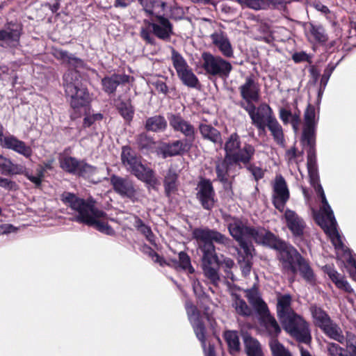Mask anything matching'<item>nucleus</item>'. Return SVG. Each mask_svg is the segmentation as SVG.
Instances as JSON below:
<instances>
[{
	"mask_svg": "<svg viewBox=\"0 0 356 356\" xmlns=\"http://www.w3.org/2000/svg\"><path fill=\"white\" fill-rule=\"evenodd\" d=\"M223 149L224 158L216 162L215 170L216 180L227 191L232 187L230 178L234 179L236 176L243 165H247L251 162L255 154V148L249 143H245L241 147L240 136L237 133H232L226 139Z\"/></svg>",
	"mask_w": 356,
	"mask_h": 356,
	"instance_id": "obj_1",
	"label": "nucleus"
},
{
	"mask_svg": "<svg viewBox=\"0 0 356 356\" xmlns=\"http://www.w3.org/2000/svg\"><path fill=\"white\" fill-rule=\"evenodd\" d=\"M192 235L197 242V249L202 253V268L204 277L214 286L220 281L217 253L214 243L229 247L232 240L214 229L197 227L193 230Z\"/></svg>",
	"mask_w": 356,
	"mask_h": 356,
	"instance_id": "obj_2",
	"label": "nucleus"
},
{
	"mask_svg": "<svg viewBox=\"0 0 356 356\" xmlns=\"http://www.w3.org/2000/svg\"><path fill=\"white\" fill-rule=\"evenodd\" d=\"M62 201L76 212L74 216L75 222L92 227L97 231L109 236L115 234L111 225L99 220L104 218L106 213L95 206V201L92 198L86 200L78 197L74 193L65 192L62 195Z\"/></svg>",
	"mask_w": 356,
	"mask_h": 356,
	"instance_id": "obj_3",
	"label": "nucleus"
},
{
	"mask_svg": "<svg viewBox=\"0 0 356 356\" xmlns=\"http://www.w3.org/2000/svg\"><path fill=\"white\" fill-rule=\"evenodd\" d=\"M321 197L322 206L320 209L321 217L317 220L318 224L330 238L337 250H342L347 256L346 262L350 276L356 280V255L345 247L337 229V222L334 212L329 204L322 186L314 188Z\"/></svg>",
	"mask_w": 356,
	"mask_h": 356,
	"instance_id": "obj_4",
	"label": "nucleus"
},
{
	"mask_svg": "<svg viewBox=\"0 0 356 356\" xmlns=\"http://www.w3.org/2000/svg\"><path fill=\"white\" fill-rule=\"evenodd\" d=\"M121 161L126 169L138 180L152 188L158 184L154 171L141 163L140 157L137 156L136 152L131 147H122Z\"/></svg>",
	"mask_w": 356,
	"mask_h": 356,
	"instance_id": "obj_5",
	"label": "nucleus"
},
{
	"mask_svg": "<svg viewBox=\"0 0 356 356\" xmlns=\"http://www.w3.org/2000/svg\"><path fill=\"white\" fill-rule=\"evenodd\" d=\"M168 5L169 3L164 0H159L154 14L152 15L155 21L149 23L152 33L157 38L165 42H169L172 35H174L173 24L164 13L165 10L168 9Z\"/></svg>",
	"mask_w": 356,
	"mask_h": 356,
	"instance_id": "obj_6",
	"label": "nucleus"
},
{
	"mask_svg": "<svg viewBox=\"0 0 356 356\" xmlns=\"http://www.w3.org/2000/svg\"><path fill=\"white\" fill-rule=\"evenodd\" d=\"M279 320L284 330L300 341L308 343L311 336L308 325L296 313H280Z\"/></svg>",
	"mask_w": 356,
	"mask_h": 356,
	"instance_id": "obj_7",
	"label": "nucleus"
},
{
	"mask_svg": "<svg viewBox=\"0 0 356 356\" xmlns=\"http://www.w3.org/2000/svg\"><path fill=\"white\" fill-rule=\"evenodd\" d=\"M201 58L202 67L209 76L227 78L233 69L229 61L209 51L203 52Z\"/></svg>",
	"mask_w": 356,
	"mask_h": 356,
	"instance_id": "obj_8",
	"label": "nucleus"
},
{
	"mask_svg": "<svg viewBox=\"0 0 356 356\" xmlns=\"http://www.w3.org/2000/svg\"><path fill=\"white\" fill-rule=\"evenodd\" d=\"M251 226H248L243 221L236 217L231 218L227 222V229L232 237L238 243L244 254L251 256L254 251L252 242L248 241V233Z\"/></svg>",
	"mask_w": 356,
	"mask_h": 356,
	"instance_id": "obj_9",
	"label": "nucleus"
},
{
	"mask_svg": "<svg viewBox=\"0 0 356 356\" xmlns=\"http://www.w3.org/2000/svg\"><path fill=\"white\" fill-rule=\"evenodd\" d=\"M251 226H248L243 221L236 217L231 218L227 222V229L232 237L238 243L244 254L251 256L254 251L252 242L248 241V233Z\"/></svg>",
	"mask_w": 356,
	"mask_h": 356,
	"instance_id": "obj_10",
	"label": "nucleus"
},
{
	"mask_svg": "<svg viewBox=\"0 0 356 356\" xmlns=\"http://www.w3.org/2000/svg\"><path fill=\"white\" fill-rule=\"evenodd\" d=\"M171 60L177 76L182 83L188 88H196L200 85L198 78L188 65L186 60L173 47L171 48Z\"/></svg>",
	"mask_w": 356,
	"mask_h": 356,
	"instance_id": "obj_11",
	"label": "nucleus"
},
{
	"mask_svg": "<svg viewBox=\"0 0 356 356\" xmlns=\"http://www.w3.org/2000/svg\"><path fill=\"white\" fill-rule=\"evenodd\" d=\"M273 250L278 252V259L285 273L295 271V266L303 256L291 244L281 239L278 240Z\"/></svg>",
	"mask_w": 356,
	"mask_h": 356,
	"instance_id": "obj_12",
	"label": "nucleus"
},
{
	"mask_svg": "<svg viewBox=\"0 0 356 356\" xmlns=\"http://www.w3.org/2000/svg\"><path fill=\"white\" fill-rule=\"evenodd\" d=\"M110 183L114 192L121 197L127 198L132 202L138 200V192L134 182L129 177L112 175L110 177Z\"/></svg>",
	"mask_w": 356,
	"mask_h": 356,
	"instance_id": "obj_13",
	"label": "nucleus"
},
{
	"mask_svg": "<svg viewBox=\"0 0 356 356\" xmlns=\"http://www.w3.org/2000/svg\"><path fill=\"white\" fill-rule=\"evenodd\" d=\"M168 120L174 131L181 133L184 136V140L194 144L196 130L193 124L180 113H168Z\"/></svg>",
	"mask_w": 356,
	"mask_h": 356,
	"instance_id": "obj_14",
	"label": "nucleus"
},
{
	"mask_svg": "<svg viewBox=\"0 0 356 356\" xmlns=\"http://www.w3.org/2000/svg\"><path fill=\"white\" fill-rule=\"evenodd\" d=\"M290 197V193L286 180L281 175L275 176L273 184L272 202L276 209L283 212Z\"/></svg>",
	"mask_w": 356,
	"mask_h": 356,
	"instance_id": "obj_15",
	"label": "nucleus"
},
{
	"mask_svg": "<svg viewBox=\"0 0 356 356\" xmlns=\"http://www.w3.org/2000/svg\"><path fill=\"white\" fill-rule=\"evenodd\" d=\"M284 211L286 225L291 232L293 237L296 241H302L307 229L306 222L293 210L286 209Z\"/></svg>",
	"mask_w": 356,
	"mask_h": 356,
	"instance_id": "obj_16",
	"label": "nucleus"
},
{
	"mask_svg": "<svg viewBox=\"0 0 356 356\" xmlns=\"http://www.w3.org/2000/svg\"><path fill=\"white\" fill-rule=\"evenodd\" d=\"M196 198L203 209L211 210L214 206L215 191L209 179L201 178L197 185Z\"/></svg>",
	"mask_w": 356,
	"mask_h": 356,
	"instance_id": "obj_17",
	"label": "nucleus"
},
{
	"mask_svg": "<svg viewBox=\"0 0 356 356\" xmlns=\"http://www.w3.org/2000/svg\"><path fill=\"white\" fill-rule=\"evenodd\" d=\"M314 323L321 327L331 339L340 343L344 341L345 337L341 330L330 320L327 313H313Z\"/></svg>",
	"mask_w": 356,
	"mask_h": 356,
	"instance_id": "obj_18",
	"label": "nucleus"
},
{
	"mask_svg": "<svg viewBox=\"0 0 356 356\" xmlns=\"http://www.w3.org/2000/svg\"><path fill=\"white\" fill-rule=\"evenodd\" d=\"M21 34L22 29L18 24L7 23L0 29V46L5 49L17 47L19 45Z\"/></svg>",
	"mask_w": 356,
	"mask_h": 356,
	"instance_id": "obj_19",
	"label": "nucleus"
},
{
	"mask_svg": "<svg viewBox=\"0 0 356 356\" xmlns=\"http://www.w3.org/2000/svg\"><path fill=\"white\" fill-rule=\"evenodd\" d=\"M252 123L259 131H266V124L275 119L273 111L267 104H261L254 109L249 115Z\"/></svg>",
	"mask_w": 356,
	"mask_h": 356,
	"instance_id": "obj_20",
	"label": "nucleus"
},
{
	"mask_svg": "<svg viewBox=\"0 0 356 356\" xmlns=\"http://www.w3.org/2000/svg\"><path fill=\"white\" fill-rule=\"evenodd\" d=\"M280 238L270 231L262 227L251 226L248 233V241H254L256 243L273 249Z\"/></svg>",
	"mask_w": 356,
	"mask_h": 356,
	"instance_id": "obj_21",
	"label": "nucleus"
},
{
	"mask_svg": "<svg viewBox=\"0 0 356 356\" xmlns=\"http://www.w3.org/2000/svg\"><path fill=\"white\" fill-rule=\"evenodd\" d=\"M193 143L184 139L174 140L171 143H163L160 148V152L163 159L176 156H181L188 152Z\"/></svg>",
	"mask_w": 356,
	"mask_h": 356,
	"instance_id": "obj_22",
	"label": "nucleus"
},
{
	"mask_svg": "<svg viewBox=\"0 0 356 356\" xmlns=\"http://www.w3.org/2000/svg\"><path fill=\"white\" fill-rule=\"evenodd\" d=\"M241 97L244 101L258 102L260 99V86L253 74L247 76L245 82L238 88Z\"/></svg>",
	"mask_w": 356,
	"mask_h": 356,
	"instance_id": "obj_23",
	"label": "nucleus"
},
{
	"mask_svg": "<svg viewBox=\"0 0 356 356\" xmlns=\"http://www.w3.org/2000/svg\"><path fill=\"white\" fill-rule=\"evenodd\" d=\"M210 38L213 44L218 48L224 57H234V49L225 32L221 30L216 31L210 35Z\"/></svg>",
	"mask_w": 356,
	"mask_h": 356,
	"instance_id": "obj_24",
	"label": "nucleus"
},
{
	"mask_svg": "<svg viewBox=\"0 0 356 356\" xmlns=\"http://www.w3.org/2000/svg\"><path fill=\"white\" fill-rule=\"evenodd\" d=\"M1 141L3 147L11 149L26 159L32 156L33 150L31 147L27 145L24 141L19 140L13 135L3 136Z\"/></svg>",
	"mask_w": 356,
	"mask_h": 356,
	"instance_id": "obj_25",
	"label": "nucleus"
},
{
	"mask_svg": "<svg viewBox=\"0 0 356 356\" xmlns=\"http://www.w3.org/2000/svg\"><path fill=\"white\" fill-rule=\"evenodd\" d=\"M130 76L125 74L114 73L102 79V90L108 95H113L118 87L123 86L129 82Z\"/></svg>",
	"mask_w": 356,
	"mask_h": 356,
	"instance_id": "obj_26",
	"label": "nucleus"
},
{
	"mask_svg": "<svg viewBox=\"0 0 356 356\" xmlns=\"http://www.w3.org/2000/svg\"><path fill=\"white\" fill-rule=\"evenodd\" d=\"M70 97V106L74 111H79L86 108L90 103V97L86 86L75 89L72 93H66Z\"/></svg>",
	"mask_w": 356,
	"mask_h": 356,
	"instance_id": "obj_27",
	"label": "nucleus"
},
{
	"mask_svg": "<svg viewBox=\"0 0 356 356\" xmlns=\"http://www.w3.org/2000/svg\"><path fill=\"white\" fill-rule=\"evenodd\" d=\"M63 85L65 94L86 86L78 70H67L63 76Z\"/></svg>",
	"mask_w": 356,
	"mask_h": 356,
	"instance_id": "obj_28",
	"label": "nucleus"
},
{
	"mask_svg": "<svg viewBox=\"0 0 356 356\" xmlns=\"http://www.w3.org/2000/svg\"><path fill=\"white\" fill-rule=\"evenodd\" d=\"M323 271L327 275L329 278L333 283H334L337 288L348 293H350L353 291V289L346 280L344 275L339 273L333 266L325 265L323 267Z\"/></svg>",
	"mask_w": 356,
	"mask_h": 356,
	"instance_id": "obj_29",
	"label": "nucleus"
},
{
	"mask_svg": "<svg viewBox=\"0 0 356 356\" xmlns=\"http://www.w3.org/2000/svg\"><path fill=\"white\" fill-rule=\"evenodd\" d=\"M245 292L248 302L254 312H269L266 303L262 299L258 289L255 286L245 290Z\"/></svg>",
	"mask_w": 356,
	"mask_h": 356,
	"instance_id": "obj_30",
	"label": "nucleus"
},
{
	"mask_svg": "<svg viewBox=\"0 0 356 356\" xmlns=\"http://www.w3.org/2000/svg\"><path fill=\"white\" fill-rule=\"evenodd\" d=\"M296 270L291 271L293 275H295L299 273L301 277L309 284H313L315 282V274L310 265L309 260L302 257L298 263L297 266H295Z\"/></svg>",
	"mask_w": 356,
	"mask_h": 356,
	"instance_id": "obj_31",
	"label": "nucleus"
},
{
	"mask_svg": "<svg viewBox=\"0 0 356 356\" xmlns=\"http://www.w3.org/2000/svg\"><path fill=\"white\" fill-rule=\"evenodd\" d=\"M200 133L204 140H209L213 144L222 146V134L220 131L211 124L201 123L199 125Z\"/></svg>",
	"mask_w": 356,
	"mask_h": 356,
	"instance_id": "obj_32",
	"label": "nucleus"
},
{
	"mask_svg": "<svg viewBox=\"0 0 356 356\" xmlns=\"http://www.w3.org/2000/svg\"><path fill=\"white\" fill-rule=\"evenodd\" d=\"M144 127L147 131L163 132L166 129L168 122L163 115H156L147 118L145 122Z\"/></svg>",
	"mask_w": 356,
	"mask_h": 356,
	"instance_id": "obj_33",
	"label": "nucleus"
},
{
	"mask_svg": "<svg viewBox=\"0 0 356 356\" xmlns=\"http://www.w3.org/2000/svg\"><path fill=\"white\" fill-rule=\"evenodd\" d=\"M56 57L67 63L74 68V70L79 69H87V64L83 60L76 57L74 54L69 53L65 50H58L56 52Z\"/></svg>",
	"mask_w": 356,
	"mask_h": 356,
	"instance_id": "obj_34",
	"label": "nucleus"
},
{
	"mask_svg": "<svg viewBox=\"0 0 356 356\" xmlns=\"http://www.w3.org/2000/svg\"><path fill=\"white\" fill-rule=\"evenodd\" d=\"M266 128H268L270 132V135L275 143L281 147H284L286 145V140L284 130L277 118H275V119L269 122V123H267Z\"/></svg>",
	"mask_w": 356,
	"mask_h": 356,
	"instance_id": "obj_35",
	"label": "nucleus"
},
{
	"mask_svg": "<svg viewBox=\"0 0 356 356\" xmlns=\"http://www.w3.org/2000/svg\"><path fill=\"white\" fill-rule=\"evenodd\" d=\"M259 314L261 326L264 327L269 334L273 336L277 335L280 332V328L275 319L271 316L270 313H259Z\"/></svg>",
	"mask_w": 356,
	"mask_h": 356,
	"instance_id": "obj_36",
	"label": "nucleus"
},
{
	"mask_svg": "<svg viewBox=\"0 0 356 356\" xmlns=\"http://www.w3.org/2000/svg\"><path fill=\"white\" fill-rule=\"evenodd\" d=\"M316 129L303 127L300 143L307 150H316Z\"/></svg>",
	"mask_w": 356,
	"mask_h": 356,
	"instance_id": "obj_37",
	"label": "nucleus"
},
{
	"mask_svg": "<svg viewBox=\"0 0 356 356\" xmlns=\"http://www.w3.org/2000/svg\"><path fill=\"white\" fill-rule=\"evenodd\" d=\"M134 221L133 225L141 234H143L146 240L152 245H156V236L152 231L151 227L145 224L144 222L138 216H134Z\"/></svg>",
	"mask_w": 356,
	"mask_h": 356,
	"instance_id": "obj_38",
	"label": "nucleus"
},
{
	"mask_svg": "<svg viewBox=\"0 0 356 356\" xmlns=\"http://www.w3.org/2000/svg\"><path fill=\"white\" fill-rule=\"evenodd\" d=\"M245 351L247 356H264L259 342L249 335L243 337Z\"/></svg>",
	"mask_w": 356,
	"mask_h": 356,
	"instance_id": "obj_39",
	"label": "nucleus"
},
{
	"mask_svg": "<svg viewBox=\"0 0 356 356\" xmlns=\"http://www.w3.org/2000/svg\"><path fill=\"white\" fill-rule=\"evenodd\" d=\"M81 160L75 157L65 156L60 159V167L66 172L76 175Z\"/></svg>",
	"mask_w": 356,
	"mask_h": 356,
	"instance_id": "obj_40",
	"label": "nucleus"
},
{
	"mask_svg": "<svg viewBox=\"0 0 356 356\" xmlns=\"http://www.w3.org/2000/svg\"><path fill=\"white\" fill-rule=\"evenodd\" d=\"M305 29L308 32L309 37L313 38L316 42L323 43L327 41V35L321 25L309 22L306 25Z\"/></svg>",
	"mask_w": 356,
	"mask_h": 356,
	"instance_id": "obj_41",
	"label": "nucleus"
},
{
	"mask_svg": "<svg viewBox=\"0 0 356 356\" xmlns=\"http://www.w3.org/2000/svg\"><path fill=\"white\" fill-rule=\"evenodd\" d=\"M177 179L178 175L175 170L172 168L168 169L163 181L165 193L167 197H170L171 194L177 190Z\"/></svg>",
	"mask_w": 356,
	"mask_h": 356,
	"instance_id": "obj_42",
	"label": "nucleus"
},
{
	"mask_svg": "<svg viewBox=\"0 0 356 356\" xmlns=\"http://www.w3.org/2000/svg\"><path fill=\"white\" fill-rule=\"evenodd\" d=\"M169 12V15L167 16L169 18V20H173L175 22L181 21V20H188L191 21V19L188 17H186V12L184 8L179 6L177 2L173 1L172 3H169L168 9Z\"/></svg>",
	"mask_w": 356,
	"mask_h": 356,
	"instance_id": "obj_43",
	"label": "nucleus"
},
{
	"mask_svg": "<svg viewBox=\"0 0 356 356\" xmlns=\"http://www.w3.org/2000/svg\"><path fill=\"white\" fill-rule=\"evenodd\" d=\"M200 313H191L189 320L191 322L197 337L201 341L202 347L205 349L204 328L200 319Z\"/></svg>",
	"mask_w": 356,
	"mask_h": 356,
	"instance_id": "obj_44",
	"label": "nucleus"
},
{
	"mask_svg": "<svg viewBox=\"0 0 356 356\" xmlns=\"http://www.w3.org/2000/svg\"><path fill=\"white\" fill-rule=\"evenodd\" d=\"M263 2L262 8L261 10H267L269 8L279 10L284 16L286 17L289 14V9L287 4L290 3L289 1L285 0H261Z\"/></svg>",
	"mask_w": 356,
	"mask_h": 356,
	"instance_id": "obj_45",
	"label": "nucleus"
},
{
	"mask_svg": "<svg viewBox=\"0 0 356 356\" xmlns=\"http://www.w3.org/2000/svg\"><path fill=\"white\" fill-rule=\"evenodd\" d=\"M216 263L218 265L219 268H222L226 274L227 278L234 280V274L232 272V268L234 266V261L231 258L225 257L222 254L218 256L217 254V259Z\"/></svg>",
	"mask_w": 356,
	"mask_h": 356,
	"instance_id": "obj_46",
	"label": "nucleus"
},
{
	"mask_svg": "<svg viewBox=\"0 0 356 356\" xmlns=\"http://www.w3.org/2000/svg\"><path fill=\"white\" fill-rule=\"evenodd\" d=\"M136 143L138 149L143 152H147L154 147L155 144L152 137L146 133H141L136 136Z\"/></svg>",
	"mask_w": 356,
	"mask_h": 356,
	"instance_id": "obj_47",
	"label": "nucleus"
},
{
	"mask_svg": "<svg viewBox=\"0 0 356 356\" xmlns=\"http://www.w3.org/2000/svg\"><path fill=\"white\" fill-rule=\"evenodd\" d=\"M97 173L98 168L97 167L81 160L76 176L90 179Z\"/></svg>",
	"mask_w": 356,
	"mask_h": 356,
	"instance_id": "obj_48",
	"label": "nucleus"
},
{
	"mask_svg": "<svg viewBox=\"0 0 356 356\" xmlns=\"http://www.w3.org/2000/svg\"><path fill=\"white\" fill-rule=\"evenodd\" d=\"M316 125L315 108L314 106L309 104L304 113L303 127L316 129Z\"/></svg>",
	"mask_w": 356,
	"mask_h": 356,
	"instance_id": "obj_49",
	"label": "nucleus"
},
{
	"mask_svg": "<svg viewBox=\"0 0 356 356\" xmlns=\"http://www.w3.org/2000/svg\"><path fill=\"white\" fill-rule=\"evenodd\" d=\"M269 346L273 356H292L291 352L275 339L270 341Z\"/></svg>",
	"mask_w": 356,
	"mask_h": 356,
	"instance_id": "obj_50",
	"label": "nucleus"
},
{
	"mask_svg": "<svg viewBox=\"0 0 356 356\" xmlns=\"http://www.w3.org/2000/svg\"><path fill=\"white\" fill-rule=\"evenodd\" d=\"M225 339L232 353H236L240 349V342L237 333L234 331L225 332Z\"/></svg>",
	"mask_w": 356,
	"mask_h": 356,
	"instance_id": "obj_51",
	"label": "nucleus"
},
{
	"mask_svg": "<svg viewBox=\"0 0 356 356\" xmlns=\"http://www.w3.org/2000/svg\"><path fill=\"white\" fill-rule=\"evenodd\" d=\"M118 110L120 115L127 121H131L133 119L134 109L131 102H122L119 104Z\"/></svg>",
	"mask_w": 356,
	"mask_h": 356,
	"instance_id": "obj_52",
	"label": "nucleus"
},
{
	"mask_svg": "<svg viewBox=\"0 0 356 356\" xmlns=\"http://www.w3.org/2000/svg\"><path fill=\"white\" fill-rule=\"evenodd\" d=\"M178 263L179 266L186 270L188 273L193 274L195 273V269L191 265V258L185 252L181 251L179 253Z\"/></svg>",
	"mask_w": 356,
	"mask_h": 356,
	"instance_id": "obj_53",
	"label": "nucleus"
},
{
	"mask_svg": "<svg viewBox=\"0 0 356 356\" xmlns=\"http://www.w3.org/2000/svg\"><path fill=\"white\" fill-rule=\"evenodd\" d=\"M46 171L41 166V165H38L36 168V175H33L29 172L26 174V177L31 181L33 184L35 185V186L38 187L41 185L42 179L44 177V172Z\"/></svg>",
	"mask_w": 356,
	"mask_h": 356,
	"instance_id": "obj_54",
	"label": "nucleus"
},
{
	"mask_svg": "<svg viewBox=\"0 0 356 356\" xmlns=\"http://www.w3.org/2000/svg\"><path fill=\"white\" fill-rule=\"evenodd\" d=\"M291 297L289 294H284L278 296L277 303V312H286L290 307Z\"/></svg>",
	"mask_w": 356,
	"mask_h": 356,
	"instance_id": "obj_55",
	"label": "nucleus"
},
{
	"mask_svg": "<svg viewBox=\"0 0 356 356\" xmlns=\"http://www.w3.org/2000/svg\"><path fill=\"white\" fill-rule=\"evenodd\" d=\"M241 6L243 8H248L254 10H261L263 2L261 0H234Z\"/></svg>",
	"mask_w": 356,
	"mask_h": 356,
	"instance_id": "obj_56",
	"label": "nucleus"
},
{
	"mask_svg": "<svg viewBox=\"0 0 356 356\" xmlns=\"http://www.w3.org/2000/svg\"><path fill=\"white\" fill-rule=\"evenodd\" d=\"M158 1L159 0H138L139 3L148 17H152V14H154V10Z\"/></svg>",
	"mask_w": 356,
	"mask_h": 356,
	"instance_id": "obj_57",
	"label": "nucleus"
},
{
	"mask_svg": "<svg viewBox=\"0 0 356 356\" xmlns=\"http://www.w3.org/2000/svg\"><path fill=\"white\" fill-rule=\"evenodd\" d=\"M338 63L334 64V63H329L327 66L324 70L323 74L321 76V79L320 80V85H321L323 88H326L327 83L329 81V79L335 70L337 65Z\"/></svg>",
	"mask_w": 356,
	"mask_h": 356,
	"instance_id": "obj_58",
	"label": "nucleus"
},
{
	"mask_svg": "<svg viewBox=\"0 0 356 356\" xmlns=\"http://www.w3.org/2000/svg\"><path fill=\"white\" fill-rule=\"evenodd\" d=\"M252 254L249 257L245 254V257L243 258V259L238 260V264L241 268L242 273L245 276L248 275L251 271L252 263L250 260L252 259Z\"/></svg>",
	"mask_w": 356,
	"mask_h": 356,
	"instance_id": "obj_59",
	"label": "nucleus"
},
{
	"mask_svg": "<svg viewBox=\"0 0 356 356\" xmlns=\"http://www.w3.org/2000/svg\"><path fill=\"white\" fill-rule=\"evenodd\" d=\"M232 306L236 312H246L248 306L245 301L237 294H232Z\"/></svg>",
	"mask_w": 356,
	"mask_h": 356,
	"instance_id": "obj_60",
	"label": "nucleus"
},
{
	"mask_svg": "<svg viewBox=\"0 0 356 356\" xmlns=\"http://www.w3.org/2000/svg\"><path fill=\"white\" fill-rule=\"evenodd\" d=\"M296 114L297 113H293L291 110L286 109L284 107H282L279 109V118L284 125L289 124Z\"/></svg>",
	"mask_w": 356,
	"mask_h": 356,
	"instance_id": "obj_61",
	"label": "nucleus"
},
{
	"mask_svg": "<svg viewBox=\"0 0 356 356\" xmlns=\"http://www.w3.org/2000/svg\"><path fill=\"white\" fill-rule=\"evenodd\" d=\"M308 174L309 177L310 184L316 188L318 186H321L320 184V177L318 175V168H307Z\"/></svg>",
	"mask_w": 356,
	"mask_h": 356,
	"instance_id": "obj_62",
	"label": "nucleus"
},
{
	"mask_svg": "<svg viewBox=\"0 0 356 356\" xmlns=\"http://www.w3.org/2000/svg\"><path fill=\"white\" fill-rule=\"evenodd\" d=\"M13 162L0 154V172L3 175H9Z\"/></svg>",
	"mask_w": 356,
	"mask_h": 356,
	"instance_id": "obj_63",
	"label": "nucleus"
},
{
	"mask_svg": "<svg viewBox=\"0 0 356 356\" xmlns=\"http://www.w3.org/2000/svg\"><path fill=\"white\" fill-rule=\"evenodd\" d=\"M327 350L330 356H348L345 350L336 343H329Z\"/></svg>",
	"mask_w": 356,
	"mask_h": 356,
	"instance_id": "obj_64",
	"label": "nucleus"
}]
</instances>
